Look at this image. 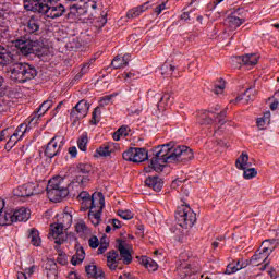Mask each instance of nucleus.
Masks as SVG:
<instances>
[{
  "label": "nucleus",
  "mask_w": 279,
  "mask_h": 279,
  "mask_svg": "<svg viewBox=\"0 0 279 279\" xmlns=\"http://www.w3.org/2000/svg\"><path fill=\"white\" fill-rule=\"evenodd\" d=\"M193 158H195V155L189 146H175V143L170 142L159 145L154 149V157L150 159V165L145 168V171L146 173H151V170L162 173L165 167H167V162L186 165Z\"/></svg>",
  "instance_id": "obj_1"
},
{
  "label": "nucleus",
  "mask_w": 279,
  "mask_h": 279,
  "mask_svg": "<svg viewBox=\"0 0 279 279\" xmlns=\"http://www.w3.org/2000/svg\"><path fill=\"white\" fill-rule=\"evenodd\" d=\"M24 9L27 12L45 14L47 19H60L66 14V8L62 3L53 4L51 0H25Z\"/></svg>",
  "instance_id": "obj_2"
},
{
  "label": "nucleus",
  "mask_w": 279,
  "mask_h": 279,
  "mask_svg": "<svg viewBox=\"0 0 279 279\" xmlns=\"http://www.w3.org/2000/svg\"><path fill=\"white\" fill-rule=\"evenodd\" d=\"M8 75L12 82L25 84L38 75L36 68L29 63H13L8 70Z\"/></svg>",
  "instance_id": "obj_3"
},
{
  "label": "nucleus",
  "mask_w": 279,
  "mask_h": 279,
  "mask_svg": "<svg viewBox=\"0 0 279 279\" xmlns=\"http://www.w3.org/2000/svg\"><path fill=\"white\" fill-rule=\"evenodd\" d=\"M278 242L276 240H265L262 242L259 248L255 252V254L251 257L248 265L252 267H259V265H264L259 268V271H265L267 269V265H269V256L276 250Z\"/></svg>",
  "instance_id": "obj_4"
},
{
  "label": "nucleus",
  "mask_w": 279,
  "mask_h": 279,
  "mask_svg": "<svg viewBox=\"0 0 279 279\" xmlns=\"http://www.w3.org/2000/svg\"><path fill=\"white\" fill-rule=\"evenodd\" d=\"M46 191L50 202H61L69 195V187L64 184V180L61 177L50 179Z\"/></svg>",
  "instance_id": "obj_5"
},
{
  "label": "nucleus",
  "mask_w": 279,
  "mask_h": 279,
  "mask_svg": "<svg viewBox=\"0 0 279 279\" xmlns=\"http://www.w3.org/2000/svg\"><path fill=\"white\" fill-rule=\"evenodd\" d=\"M13 45L19 49L22 56H29L31 53H36V51H38V45L40 44L38 40H32L29 35H24L13 40Z\"/></svg>",
  "instance_id": "obj_6"
},
{
  "label": "nucleus",
  "mask_w": 279,
  "mask_h": 279,
  "mask_svg": "<svg viewBox=\"0 0 279 279\" xmlns=\"http://www.w3.org/2000/svg\"><path fill=\"white\" fill-rule=\"evenodd\" d=\"M175 220L181 228H185L186 230L195 226V222L197 221V214H195V211L191 210L189 207L179 209L175 213Z\"/></svg>",
  "instance_id": "obj_7"
},
{
  "label": "nucleus",
  "mask_w": 279,
  "mask_h": 279,
  "mask_svg": "<svg viewBox=\"0 0 279 279\" xmlns=\"http://www.w3.org/2000/svg\"><path fill=\"white\" fill-rule=\"evenodd\" d=\"M45 191V187L40 183H25L24 185L17 186L14 190V195L16 197H32V195H38Z\"/></svg>",
  "instance_id": "obj_8"
},
{
  "label": "nucleus",
  "mask_w": 279,
  "mask_h": 279,
  "mask_svg": "<svg viewBox=\"0 0 279 279\" xmlns=\"http://www.w3.org/2000/svg\"><path fill=\"white\" fill-rule=\"evenodd\" d=\"M123 160L128 162H145L148 160L149 155L145 148H129L122 154Z\"/></svg>",
  "instance_id": "obj_9"
},
{
  "label": "nucleus",
  "mask_w": 279,
  "mask_h": 279,
  "mask_svg": "<svg viewBox=\"0 0 279 279\" xmlns=\"http://www.w3.org/2000/svg\"><path fill=\"white\" fill-rule=\"evenodd\" d=\"M64 147V136L57 135L50 140L45 149V156L47 158H54L60 154V150Z\"/></svg>",
  "instance_id": "obj_10"
},
{
  "label": "nucleus",
  "mask_w": 279,
  "mask_h": 279,
  "mask_svg": "<svg viewBox=\"0 0 279 279\" xmlns=\"http://www.w3.org/2000/svg\"><path fill=\"white\" fill-rule=\"evenodd\" d=\"M78 198L83 201L85 204H89L93 206H106V198L104 197V193L95 192L92 196L88 192L83 191L78 194Z\"/></svg>",
  "instance_id": "obj_11"
},
{
  "label": "nucleus",
  "mask_w": 279,
  "mask_h": 279,
  "mask_svg": "<svg viewBox=\"0 0 279 279\" xmlns=\"http://www.w3.org/2000/svg\"><path fill=\"white\" fill-rule=\"evenodd\" d=\"M88 110H90V105L88 101L83 99L75 105L70 113V117H72L74 121H80V119H84V117L88 114Z\"/></svg>",
  "instance_id": "obj_12"
},
{
  "label": "nucleus",
  "mask_w": 279,
  "mask_h": 279,
  "mask_svg": "<svg viewBox=\"0 0 279 279\" xmlns=\"http://www.w3.org/2000/svg\"><path fill=\"white\" fill-rule=\"evenodd\" d=\"M51 106H53V100L52 99H48L46 101H44L39 108L37 109V111H35L31 117H29V125L37 124L38 121H40V117H43L50 108Z\"/></svg>",
  "instance_id": "obj_13"
},
{
  "label": "nucleus",
  "mask_w": 279,
  "mask_h": 279,
  "mask_svg": "<svg viewBox=\"0 0 279 279\" xmlns=\"http://www.w3.org/2000/svg\"><path fill=\"white\" fill-rule=\"evenodd\" d=\"M64 230H66L60 222L51 225V232L48 234L49 239H54L57 245L64 243Z\"/></svg>",
  "instance_id": "obj_14"
},
{
  "label": "nucleus",
  "mask_w": 279,
  "mask_h": 279,
  "mask_svg": "<svg viewBox=\"0 0 279 279\" xmlns=\"http://www.w3.org/2000/svg\"><path fill=\"white\" fill-rule=\"evenodd\" d=\"M233 60L238 62V64H243V66H256V64H258V56L255 53L234 57Z\"/></svg>",
  "instance_id": "obj_15"
},
{
  "label": "nucleus",
  "mask_w": 279,
  "mask_h": 279,
  "mask_svg": "<svg viewBox=\"0 0 279 279\" xmlns=\"http://www.w3.org/2000/svg\"><path fill=\"white\" fill-rule=\"evenodd\" d=\"M75 250L76 253L74 256H72L71 263L74 266L82 265V263H84V259L86 258V252L84 251V247L80 245V242H76Z\"/></svg>",
  "instance_id": "obj_16"
},
{
  "label": "nucleus",
  "mask_w": 279,
  "mask_h": 279,
  "mask_svg": "<svg viewBox=\"0 0 279 279\" xmlns=\"http://www.w3.org/2000/svg\"><path fill=\"white\" fill-rule=\"evenodd\" d=\"M118 252L120 253L124 265H130V263H132V254L130 253V250L123 245V240H118Z\"/></svg>",
  "instance_id": "obj_17"
},
{
  "label": "nucleus",
  "mask_w": 279,
  "mask_h": 279,
  "mask_svg": "<svg viewBox=\"0 0 279 279\" xmlns=\"http://www.w3.org/2000/svg\"><path fill=\"white\" fill-rule=\"evenodd\" d=\"M145 184L146 186H148V189H153V191H162V186H163V182L162 179L158 178V177H148L145 180Z\"/></svg>",
  "instance_id": "obj_18"
},
{
  "label": "nucleus",
  "mask_w": 279,
  "mask_h": 279,
  "mask_svg": "<svg viewBox=\"0 0 279 279\" xmlns=\"http://www.w3.org/2000/svg\"><path fill=\"white\" fill-rule=\"evenodd\" d=\"M235 167L240 171H243V169H250V167H252V162H250V155L242 151L240 157L235 160Z\"/></svg>",
  "instance_id": "obj_19"
},
{
  "label": "nucleus",
  "mask_w": 279,
  "mask_h": 279,
  "mask_svg": "<svg viewBox=\"0 0 279 279\" xmlns=\"http://www.w3.org/2000/svg\"><path fill=\"white\" fill-rule=\"evenodd\" d=\"M128 64H130V54H124L123 57L117 56L111 61V66H113V69H125Z\"/></svg>",
  "instance_id": "obj_20"
},
{
  "label": "nucleus",
  "mask_w": 279,
  "mask_h": 279,
  "mask_svg": "<svg viewBox=\"0 0 279 279\" xmlns=\"http://www.w3.org/2000/svg\"><path fill=\"white\" fill-rule=\"evenodd\" d=\"M149 4V2H146L140 7H135L131 10H129V12L126 13V17L128 19H137V16H141L143 14V12H147V10H149V7H147Z\"/></svg>",
  "instance_id": "obj_21"
},
{
  "label": "nucleus",
  "mask_w": 279,
  "mask_h": 279,
  "mask_svg": "<svg viewBox=\"0 0 279 279\" xmlns=\"http://www.w3.org/2000/svg\"><path fill=\"white\" fill-rule=\"evenodd\" d=\"M226 25H228L231 29H236L238 27H241L243 23H245V19L239 17L236 15H229L226 21Z\"/></svg>",
  "instance_id": "obj_22"
},
{
  "label": "nucleus",
  "mask_w": 279,
  "mask_h": 279,
  "mask_svg": "<svg viewBox=\"0 0 279 279\" xmlns=\"http://www.w3.org/2000/svg\"><path fill=\"white\" fill-rule=\"evenodd\" d=\"M26 121H27V123L20 124L16 128L15 132L13 133V134H16V137L20 138V141H21V138H23V136H25L26 132H29V130H32L34 128V125H36V124H34V122L32 124H29V118Z\"/></svg>",
  "instance_id": "obj_23"
},
{
  "label": "nucleus",
  "mask_w": 279,
  "mask_h": 279,
  "mask_svg": "<svg viewBox=\"0 0 279 279\" xmlns=\"http://www.w3.org/2000/svg\"><path fill=\"white\" fill-rule=\"evenodd\" d=\"M85 271L89 278L104 279V270L95 265L86 266Z\"/></svg>",
  "instance_id": "obj_24"
},
{
  "label": "nucleus",
  "mask_w": 279,
  "mask_h": 279,
  "mask_svg": "<svg viewBox=\"0 0 279 279\" xmlns=\"http://www.w3.org/2000/svg\"><path fill=\"white\" fill-rule=\"evenodd\" d=\"M31 213L27 208L21 207L20 209H16L13 211V219L14 221H27L29 219Z\"/></svg>",
  "instance_id": "obj_25"
},
{
  "label": "nucleus",
  "mask_w": 279,
  "mask_h": 279,
  "mask_svg": "<svg viewBox=\"0 0 279 279\" xmlns=\"http://www.w3.org/2000/svg\"><path fill=\"white\" fill-rule=\"evenodd\" d=\"M117 258H119V253L117 251H110L107 254V266L112 271H113V269H117V267L119 265V260Z\"/></svg>",
  "instance_id": "obj_26"
},
{
  "label": "nucleus",
  "mask_w": 279,
  "mask_h": 279,
  "mask_svg": "<svg viewBox=\"0 0 279 279\" xmlns=\"http://www.w3.org/2000/svg\"><path fill=\"white\" fill-rule=\"evenodd\" d=\"M25 32L28 34H38V32H40V21L31 19L26 25Z\"/></svg>",
  "instance_id": "obj_27"
},
{
  "label": "nucleus",
  "mask_w": 279,
  "mask_h": 279,
  "mask_svg": "<svg viewBox=\"0 0 279 279\" xmlns=\"http://www.w3.org/2000/svg\"><path fill=\"white\" fill-rule=\"evenodd\" d=\"M140 263L150 271H156L158 269V264L147 256L141 257Z\"/></svg>",
  "instance_id": "obj_28"
},
{
  "label": "nucleus",
  "mask_w": 279,
  "mask_h": 279,
  "mask_svg": "<svg viewBox=\"0 0 279 279\" xmlns=\"http://www.w3.org/2000/svg\"><path fill=\"white\" fill-rule=\"evenodd\" d=\"M14 211H7L0 214V226H12L14 223Z\"/></svg>",
  "instance_id": "obj_29"
},
{
  "label": "nucleus",
  "mask_w": 279,
  "mask_h": 279,
  "mask_svg": "<svg viewBox=\"0 0 279 279\" xmlns=\"http://www.w3.org/2000/svg\"><path fill=\"white\" fill-rule=\"evenodd\" d=\"M11 61V53L5 48L0 46V66H7V64H10Z\"/></svg>",
  "instance_id": "obj_30"
},
{
  "label": "nucleus",
  "mask_w": 279,
  "mask_h": 279,
  "mask_svg": "<svg viewBox=\"0 0 279 279\" xmlns=\"http://www.w3.org/2000/svg\"><path fill=\"white\" fill-rule=\"evenodd\" d=\"M76 14H78L80 16L84 14L82 3L80 1H74V4L70 7V11L68 12V19H71Z\"/></svg>",
  "instance_id": "obj_31"
},
{
  "label": "nucleus",
  "mask_w": 279,
  "mask_h": 279,
  "mask_svg": "<svg viewBox=\"0 0 279 279\" xmlns=\"http://www.w3.org/2000/svg\"><path fill=\"white\" fill-rule=\"evenodd\" d=\"M81 3L83 14H86L89 10H97V2L93 0H76Z\"/></svg>",
  "instance_id": "obj_32"
},
{
  "label": "nucleus",
  "mask_w": 279,
  "mask_h": 279,
  "mask_svg": "<svg viewBox=\"0 0 279 279\" xmlns=\"http://www.w3.org/2000/svg\"><path fill=\"white\" fill-rule=\"evenodd\" d=\"M28 239H31L32 245H34L35 247H40L41 240H40V233L38 232V230L31 229Z\"/></svg>",
  "instance_id": "obj_33"
},
{
  "label": "nucleus",
  "mask_w": 279,
  "mask_h": 279,
  "mask_svg": "<svg viewBox=\"0 0 279 279\" xmlns=\"http://www.w3.org/2000/svg\"><path fill=\"white\" fill-rule=\"evenodd\" d=\"M105 206L101 207V205H98V210L94 211L93 214H89V219L93 223V226H99V222L101 221V213L104 211Z\"/></svg>",
  "instance_id": "obj_34"
},
{
  "label": "nucleus",
  "mask_w": 279,
  "mask_h": 279,
  "mask_svg": "<svg viewBox=\"0 0 279 279\" xmlns=\"http://www.w3.org/2000/svg\"><path fill=\"white\" fill-rule=\"evenodd\" d=\"M59 223L65 229L69 230L71 228V223H73V216L69 213H64L59 221Z\"/></svg>",
  "instance_id": "obj_35"
},
{
  "label": "nucleus",
  "mask_w": 279,
  "mask_h": 279,
  "mask_svg": "<svg viewBox=\"0 0 279 279\" xmlns=\"http://www.w3.org/2000/svg\"><path fill=\"white\" fill-rule=\"evenodd\" d=\"M75 231L77 232V234L80 236H86V234H88V232H90V230L86 226V222H84V221H80L75 225Z\"/></svg>",
  "instance_id": "obj_36"
},
{
  "label": "nucleus",
  "mask_w": 279,
  "mask_h": 279,
  "mask_svg": "<svg viewBox=\"0 0 279 279\" xmlns=\"http://www.w3.org/2000/svg\"><path fill=\"white\" fill-rule=\"evenodd\" d=\"M171 104H173V97L171 94H165L158 102V108H165V106H171Z\"/></svg>",
  "instance_id": "obj_37"
},
{
  "label": "nucleus",
  "mask_w": 279,
  "mask_h": 279,
  "mask_svg": "<svg viewBox=\"0 0 279 279\" xmlns=\"http://www.w3.org/2000/svg\"><path fill=\"white\" fill-rule=\"evenodd\" d=\"M243 178L244 180H252L253 178H256L258 175V171L255 170V168H246L243 169Z\"/></svg>",
  "instance_id": "obj_38"
},
{
  "label": "nucleus",
  "mask_w": 279,
  "mask_h": 279,
  "mask_svg": "<svg viewBox=\"0 0 279 279\" xmlns=\"http://www.w3.org/2000/svg\"><path fill=\"white\" fill-rule=\"evenodd\" d=\"M178 272L180 274L181 278H186V276H191V265L183 264L178 268Z\"/></svg>",
  "instance_id": "obj_39"
},
{
  "label": "nucleus",
  "mask_w": 279,
  "mask_h": 279,
  "mask_svg": "<svg viewBox=\"0 0 279 279\" xmlns=\"http://www.w3.org/2000/svg\"><path fill=\"white\" fill-rule=\"evenodd\" d=\"M173 71H175V66L169 64V63H163L161 66V75H173Z\"/></svg>",
  "instance_id": "obj_40"
},
{
  "label": "nucleus",
  "mask_w": 279,
  "mask_h": 279,
  "mask_svg": "<svg viewBox=\"0 0 279 279\" xmlns=\"http://www.w3.org/2000/svg\"><path fill=\"white\" fill-rule=\"evenodd\" d=\"M97 154H99L102 158H108L110 154H112V150H110V146L102 145L96 150Z\"/></svg>",
  "instance_id": "obj_41"
},
{
  "label": "nucleus",
  "mask_w": 279,
  "mask_h": 279,
  "mask_svg": "<svg viewBox=\"0 0 279 279\" xmlns=\"http://www.w3.org/2000/svg\"><path fill=\"white\" fill-rule=\"evenodd\" d=\"M19 141H21V138H19L16 136V133H13L10 137V140L7 142L4 148L10 151V149H12V147H14V145H16V143H19Z\"/></svg>",
  "instance_id": "obj_42"
},
{
  "label": "nucleus",
  "mask_w": 279,
  "mask_h": 279,
  "mask_svg": "<svg viewBox=\"0 0 279 279\" xmlns=\"http://www.w3.org/2000/svg\"><path fill=\"white\" fill-rule=\"evenodd\" d=\"M118 215L119 217H121L122 219L130 221V219H134V213H132V210L130 209H125V210H118Z\"/></svg>",
  "instance_id": "obj_43"
},
{
  "label": "nucleus",
  "mask_w": 279,
  "mask_h": 279,
  "mask_svg": "<svg viewBox=\"0 0 279 279\" xmlns=\"http://www.w3.org/2000/svg\"><path fill=\"white\" fill-rule=\"evenodd\" d=\"M241 269H245V266L239 267V266H235L234 263H232L227 266L225 274L230 276V274H236V271H241Z\"/></svg>",
  "instance_id": "obj_44"
},
{
  "label": "nucleus",
  "mask_w": 279,
  "mask_h": 279,
  "mask_svg": "<svg viewBox=\"0 0 279 279\" xmlns=\"http://www.w3.org/2000/svg\"><path fill=\"white\" fill-rule=\"evenodd\" d=\"M113 97H117V93L101 97L99 100V107L104 108V106H108V104L112 101Z\"/></svg>",
  "instance_id": "obj_45"
},
{
  "label": "nucleus",
  "mask_w": 279,
  "mask_h": 279,
  "mask_svg": "<svg viewBox=\"0 0 279 279\" xmlns=\"http://www.w3.org/2000/svg\"><path fill=\"white\" fill-rule=\"evenodd\" d=\"M88 145V136L82 135L81 138L77 141V146L81 151H86V146Z\"/></svg>",
  "instance_id": "obj_46"
},
{
  "label": "nucleus",
  "mask_w": 279,
  "mask_h": 279,
  "mask_svg": "<svg viewBox=\"0 0 279 279\" xmlns=\"http://www.w3.org/2000/svg\"><path fill=\"white\" fill-rule=\"evenodd\" d=\"M95 208H99V206L90 207V204H88V203H82V206H81V210L83 213H86V210H89L88 217H90V215H93L94 213L97 211V209H95Z\"/></svg>",
  "instance_id": "obj_47"
},
{
  "label": "nucleus",
  "mask_w": 279,
  "mask_h": 279,
  "mask_svg": "<svg viewBox=\"0 0 279 279\" xmlns=\"http://www.w3.org/2000/svg\"><path fill=\"white\" fill-rule=\"evenodd\" d=\"M225 89H226V81H223V78H220L219 84L215 85V94L221 95V93H223Z\"/></svg>",
  "instance_id": "obj_48"
},
{
  "label": "nucleus",
  "mask_w": 279,
  "mask_h": 279,
  "mask_svg": "<svg viewBox=\"0 0 279 279\" xmlns=\"http://www.w3.org/2000/svg\"><path fill=\"white\" fill-rule=\"evenodd\" d=\"M77 173H82L83 175L90 173V166L86 163H80L77 166Z\"/></svg>",
  "instance_id": "obj_49"
},
{
  "label": "nucleus",
  "mask_w": 279,
  "mask_h": 279,
  "mask_svg": "<svg viewBox=\"0 0 279 279\" xmlns=\"http://www.w3.org/2000/svg\"><path fill=\"white\" fill-rule=\"evenodd\" d=\"M97 114L100 116L101 114V108L100 107H96L93 111V116H92V120L90 123L92 125H97V123L99 122L97 120Z\"/></svg>",
  "instance_id": "obj_50"
},
{
  "label": "nucleus",
  "mask_w": 279,
  "mask_h": 279,
  "mask_svg": "<svg viewBox=\"0 0 279 279\" xmlns=\"http://www.w3.org/2000/svg\"><path fill=\"white\" fill-rule=\"evenodd\" d=\"M88 245L92 247V250H97L99 247V239L94 235L88 240Z\"/></svg>",
  "instance_id": "obj_51"
},
{
  "label": "nucleus",
  "mask_w": 279,
  "mask_h": 279,
  "mask_svg": "<svg viewBox=\"0 0 279 279\" xmlns=\"http://www.w3.org/2000/svg\"><path fill=\"white\" fill-rule=\"evenodd\" d=\"M211 123H214L213 118L205 114L201 116V121H199L201 125H211Z\"/></svg>",
  "instance_id": "obj_52"
},
{
  "label": "nucleus",
  "mask_w": 279,
  "mask_h": 279,
  "mask_svg": "<svg viewBox=\"0 0 279 279\" xmlns=\"http://www.w3.org/2000/svg\"><path fill=\"white\" fill-rule=\"evenodd\" d=\"M89 66H90V62L85 63L83 65V68L81 69V72L76 75V78L80 80V78L84 77V75H86V73L88 72L87 69H89Z\"/></svg>",
  "instance_id": "obj_53"
},
{
  "label": "nucleus",
  "mask_w": 279,
  "mask_h": 279,
  "mask_svg": "<svg viewBox=\"0 0 279 279\" xmlns=\"http://www.w3.org/2000/svg\"><path fill=\"white\" fill-rule=\"evenodd\" d=\"M48 279H58V270L56 268L49 269L47 271Z\"/></svg>",
  "instance_id": "obj_54"
},
{
  "label": "nucleus",
  "mask_w": 279,
  "mask_h": 279,
  "mask_svg": "<svg viewBox=\"0 0 279 279\" xmlns=\"http://www.w3.org/2000/svg\"><path fill=\"white\" fill-rule=\"evenodd\" d=\"M45 173V168L38 166L37 168L33 169V175H36V178L43 175Z\"/></svg>",
  "instance_id": "obj_55"
},
{
  "label": "nucleus",
  "mask_w": 279,
  "mask_h": 279,
  "mask_svg": "<svg viewBox=\"0 0 279 279\" xmlns=\"http://www.w3.org/2000/svg\"><path fill=\"white\" fill-rule=\"evenodd\" d=\"M108 242H101L98 248V254H104L108 250Z\"/></svg>",
  "instance_id": "obj_56"
},
{
  "label": "nucleus",
  "mask_w": 279,
  "mask_h": 279,
  "mask_svg": "<svg viewBox=\"0 0 279 279\" xmlns=\"http://www.w3.org/2000/svg\"><path fill=\"white\" fill-rule=\"evenodd\" d=\"M217 119H218V123H220V125H223V123H226V111H221L218 116H217Z\"/></svg>",
  "instance_id": "obj_57"
},
{
  "label": "nucleus",
  "mask_w": 279,
  "mask_h": 279,
  "mask_svg": "<svg viewBox=\"0 0 279 279\" xmlns=\"http://www.w3.org/2000/svg\"><path fill=\"white\" fill-rule=\"evenodd\" d=\"M216 145L218 147H225L226 149H228V147H230V145H228V143L223 142V140H217Z\"/></svg>",
  "instance_id": "obj_58"
},
{
  "label": "nucleus",
  "mask_w": 279,
  "mask_h": 279,
  "mask_svg": "<svg viewBox=\"0 0 279 279\" xmlns=\"http://www.w3.org/2000/svg\"><path fill=\"white\" fill-rule=\"evenodd\" d=\"M265 123H267V122L265 121V118H258V119H257V128L264 130Z\"/></svg>",
  "instance_id": "obj_59"
},
{
  "label": "nucleus",
  "mask_w": 279,
  "mask_h": 279,
  "mask_svg": "<svg viewBox=\"0 0 279 279\" xmlns=\"http://www.w3.org/2000/svg\"><path fill=\"white\" fill-rule=\"evenodd\" d=\"M69 154L72 156V158H76L77 156V147L73 146L69 148Z\"/></svg>",
  "instance_id": "obj_60"
},
{
  "label": "nucleus",
  "mask_w": 279,
  "mask_h": 279,
  "mask_svg": "<svg viewBox=\"0 0 279 279\" xmlns=\"http://www.w3.org/2000/svg\"><path fill=\"white\" fill-rule=\"evenodd\" d=\"M166 7H167V4L161 3V4H159L157 8H155L156 14H161V13H162V10H165Z\"/></svg>",
  "instance_id": "obj_61"
},
{
  "label": "nucleus",
  "mask_w": 279,
  "mask_h": 279,
  "mask_svg": "<svg viewBox=\"0 0 279 279\" xmlns=\"http://www.w3.org/2000/svg\"><path fill=\"white\" fill-rule=\"evenodd\" d=\"M118 132L121 136H128V126H121L120 129H118Z\"/></svg>",
  "instance_id": "obj_62"
},
{
  "label": "nucleus",
  "mask_w": 279,
  "mask_h": 279,
  "mask_svg": "<svg viewBox=\"0 0 279 279\" xmlns=\"http://www.w3.org/2000/svg\"><path fill=\"white\" fill-rule=\"evenodd\" d=\"M112 226H113L114 230H119V228H121V221H119V219H113Z\"/></svg>",
  "instance_id": "obj_63"
},
{
  "label": "nucleus",
  "mask_w": 279,
  "mask_h": 279,
  "mask_svg": "<svg viewBox=\"0 0 279 279\" xmlns=\"http://www.w3.org/2000/svg\"><path fill=\"white\" fill-rule=\"evenodd\" d=\"M17 279H27V275L25 272H17Z\"/></svg>",
  "instance_id": "obj_64"
}]
</instances>
